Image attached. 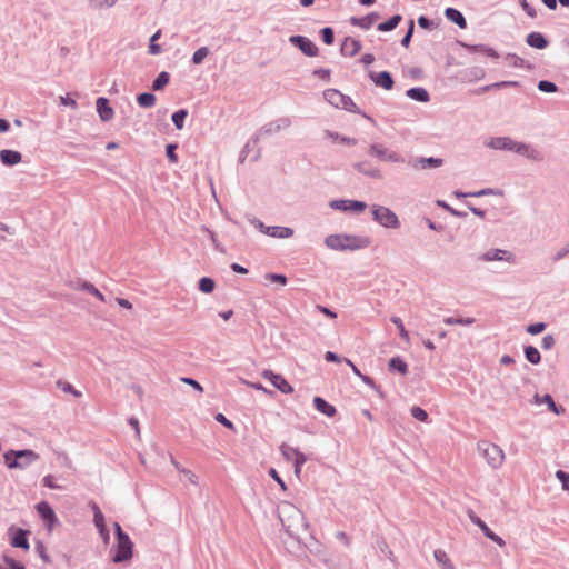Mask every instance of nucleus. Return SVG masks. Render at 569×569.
Returning <instances> with one entry per match:
<instances>
[{
  "mask_svg": "<svg viewBox=\"0 0 569 569\" xmlns=\"http://www.w3.org/2000/svg\"><path fill=\"white\" fill-rule=\"evenodd\" d=\"M472 522L481 529V531L487 538H489L500 547L505 546V540L498 535H496L480 518H472Z\"/></svg>",
  "mask_w": 569,
  "mask_h": 569,
  "instance_id": "nucleus-17",
  "label": "nucleus"
},
{
  "mask_svg": "<svg viewBox=\"0 0 569 569\" xmlns=\"http://www.w3.org/2000/svg\"><path fill=\"white\" fill-rule=\"evenodd\" d=\"M555 345V338L550 335H547L542 338V348L550 349Z\"/></svg>",
  "mask_w": 569,
  "mask_h": 569,
  "instance_id": "nucleus-58",
  "label": "nucleus"
},
{
  "mask_svg": "<svg viewBox=\"0 0 569 569\" xmlns=\"http://www.w3.org/2000/svg\"><path fill=\"white\" fill-rule=\"evenodd\" d=\"M97 111L102 121H109L113 118V109L109 106L108 99L100 97L96 101Z\"/></svg>",
  "mask_w": 569,
  "mask_h": 569,
  "instance_id": "nucleus-16",
  "label": "nucleus"
},
{
  "mask_svg": "<svg viewBox=\"0 0 569 569\" xmlns=\"http://www.w3.org/2000/svg\"><path fill=\"white\" fill-rule=\"evenodd\" d=\"M436 562L441 569H456L448 553L442 549H437L433 552Z\"/></svg>",
  "mask_w": 569,
  "mask_h": 569,
  "instance_id": "nucleus-21",
  "label": "nucleus"
},
{
  "mask_svg": "<svg viewBox=\"0 0 569 569\" xmlns=\"http://www.w3.org/2000/svg\"><path fill=\"white\" fill-rule=\"evenodd\" d=\"M0 160L6 166H14L21 162L22 156L18 151L4 149L0 151Z\"/></svg>",
  "mask_w": 569,
  "mask_h": 569,
  "instance_id": "nucleus-20",
  "label": "nucleus"
},
{
  "mask_svg": "<svg viewBox=\"0 0 569 569\" xmlns=\"http://www.w3.org/2000/svg\"><path fill=\"white\" fill-rule=\"evenodd\" d=\"M378 19H379V14L376 12H372V13L367 14L366 17H361V18L352 17V18H350V23L352 26H356V27L367 30V29H370L376 23V21Z\"/></svg>",
  "mask_w": 569,
  "mask_h": 569,
  "instance_id": "nucleus-18",
  "label": "nucleus"
},
{
  "mask_svg": "<svg viewBox=\"0 0 569 569\" xmlns=\"http://www.w3.org/2000/svg\"><path fill=\"white\" fill-rule=\"evenodd\" d=\"M172 463H173L174 468H176L180 473H182V475H183L184 479H186L190 485H193V486H197V485H198V482H199V478H198V476H197L193 471H191V470H189V469H186V468L181 467V466H180V463H179V462H177V461H172Z\"/></svg>",
  "mask_w": 569,
  "mask_h": 569,
  "instance_id": "nucleus-28",
  "label": "nucleus"
},
{
  "mask_svg": "<svg viewBox=\"0 0 569 569\" xmlns=\"http://www.w3.org/2000/svg\"><path fill=\"white\" fill-rule=\"evenodd\" d=\"M246 385L249 386L250 388L254 389V390H259V391H262L264 393L272 395V391H270L267 388H264L261 383L246 381Z\"/></svg>",
  "mask_w": 569,
  "mask_h": 569,
  "instance_id": "nucleus-56",
  "label": "nucleus"
},
{
  "mask_svg": "<svg viewBox=\"0 0 569 569\" xmlns=\"http://www.w3.org/2000/svg\"><path fill=\"white\" fill-rule=\"evenodd\" d=\"M91 2L93 3L94 7L97 8H102L104 6L107 7H111L114 1L113 0H91Z\"/></svg>",
  "mask_w": 569,
  "mask_h": 569,
  "instance_id": "nucleus-62",
  "label": "nucleus"
},
{
  "mask_svg": "<svg viewBox=\"0 0 569 569\" xmlns=\"http://www.w3.org/2000/svg\"><path fill=\"white\" fill-rule=\"evenodd\" d=\"M60 102L62 106H67V107H71L72 109H76L77 108V102L74 99L70 98L69 96H61L60 97Z\"/></svg>",
  "mask_w": 569,
  "mask_h": 569,
  "instance_id": "nucleus-55",
  "label": "nucleus"
},
{
  "mask_svg": "<svg viewBox=\"0 0 569 569\" xmlns=\"http://www.w3.org/2000/svg\"><path fill=\"white\" fill-rule=\"evenodd\" d=\"M313 405L318 411L326 415L327 417H333L337 412L336 408L321 397H316L313 399Z\"/></svg>",
  "mask_w": 569,
  "mask_h": 569,
  "instance_id": "nucleus-22",
  "label": "nucleus"
},
{
  "mask_svg": "<svg viewBox=\"0 0 569 569\" xmlns=\"http://www.w3.org/2000/svg\"><path fill=\"white\" fill-rule=\"evenodd\" d=\"M401 19L402 18L400 14H396V16L391 17L388 21L379 23L377 28L379 31H382V32L391 31L395 28H397V26L400 23Z\"/></svg>",
  "mask_w": 569,
  "mask_h": 569,
  "instance_id": "nucleus-31",
  "label": "nucleus"
},
{
  "mask_svg": "<svg viewBox=\"0 0 569 569\" xmlns=\"http://www.w3.org/2000/svg\"><path fill=\"white\" fill-rule=\"evenodd\" d=\"M0 569H24L21 565H18L13 561H6L3 565L0 566Z\"/></svg>",
  "mask_w": 569,
  "mask_h": 569,
  "instance_id": "nucleus-63",
  "label": "nucleus"
},
{
  "mask_svg": "<svg viewBox=\"0 0 569 569\" xmlns=\"http://www.w3.org/2000/svg\"><path fill=\"white\" fill-rule=\"evenodd\" d=\"M371 154H375L379 158H383L386 156V150L380 144H373L370 147Z\"/></svg>",
  "mask_w": 569,
  "mask_h": 569,
  "instance_id": "nucleus-53",
  "label": "nucleus"
},
{
  "mask_svg": "<svg viewBox=\"0 0 569 569\" xmlns=\"http://www.w3.org/2000/svg\"><path fill=\"white\" fill-rule=\"evenodd\" d=\"M258 227L262 232L274 238H289L293 234V230L287 227H264L261 222H259Z\"/></svg>",
  "mask_w": 569,
  "mask_h": 569,
  "instance_id": "nucleus-13",
  "label": "nucleus"
},
{
  "mask_svg": "<svg viewBox=\"0 0 569 569\" xmlns=\"http://www.w3.org/2000/svg\"><path fill=\"white\" fill-rule=\"evenodd\" d=\"M535 399H536V403H538V405L546 403L548 406V408L556 415H562L566 411L563 407H558L555 403V401L550 395H545L542 397L536 396Z\"/></svg>",
  "mask_w": 569,
  "mask_h": 569,
  "instance_id": "nucleus-25",
  "label": "nucleus"
},
{
  "mask_svg": "<svg viewBox=\"0 0 569 569\" xmlns=\"http://www.w3.org/2000/svg\"><path fill=\"white\" fill-rule=\"evenodd\" d=\"M391 321L397 326L400 337L408 343L410 341L409 332L406 330L402 320L398 317H392Z\"/></svg>",
  "mask_w": 569,
  "mask_h": 569,
  "instance_id": "nucleus-38",
  "label": "nucleus"
},
{
  "mask_svg": "<svg viewBox=\"0 0 569 569\" xmlns=\"http://www.w3.org/2000/svg\"><path fill=\"white\" fill-rule=\"evenodd\" d=\"M57 385L62 391L70 392L76 397H81V392L76 390L69 382L58 381Z\"/></svg>",
  "mask_w": 569,
  "mask_h": 569,
  "instance_id": "nucleus-44",
  "label": "nucleus"
},
{
  "mask_svg": "<svg viewBox=\"0 0 569 569\" xmlns=\"http://www.w3.org/2000/svg\"><path fill=\"white\" fill-rule=\"evenodd\" d=\"M325 243L332 250H357L367 248L370 241L363 237L331 234L326 238Z\"/></svg>",
  "mask_w": 569,
  "mask_h": 569,
  "instance_id": "nucleus-2",
  "label": "nucleus"
},
{
  "mask_svg": "<svg viewBox=\"0 0 569 569\" xmlns=\"http://www.w3.org/2000/svg\"><path fill=\"white\" fill-rule=\"evenodd\" d=\"M413 29H415V23H413V20H410L409 22V28H408V32L407 34L402 38L401 40V44L406 48L409 47L410 44V41H411V37H412V33H413Z\"/></svg>",
  "mask_w": 569,
  "mask_h": 569,
  "instance_id": "nucleus-49",
  "label": "nucleus"
},
{
  "mask_svg": "<svg viewBox=\"0 0 569 569\" xmlns=\"http://www.w3.org/2000/svg\"><path fill=\"white\" fill-rule=\"evenodd\" d=\"M82 288L96 296L100 301H104V296L92 283L86 282Z\"/></svg>",
  "mask_w": 569,
  "mask_h": 569,
  "instance_id": "nucleus-46",
  "label": "nucleus"
},
{
  "mask_svg": "<svg viewBox=\"0 0 569 569\" xmlns=\"http://www.w3.org/2000/svg\"><path fill=\"white\" fill-rule=\"evenodd\" d=\"M389 368L391 370H396L400 372L402 376L407 375L408 366L407 363L399 357L391 358L389 361Z\"/></svg>",
  "mask_w": 569,
  "mask_h": 569,
  "instance_id": "nucleus-33",
  "label": "nucleus"
},
{
  "mask_svg": "<svg viewBox=\"0 0 569 569\" xmlns=\"http://www.w3.org/2000/svg\"><path fill=\"white\" fill-rule=\"evenodd\" d=\"M478 447L481 455L492 468H499L502 465L505 453L500 447L488 441L480 442Z\"/></svg>",
  "mask_w": 569,
  "mask_h": 569,
  "instance_id": "nucleus-5",
  "label": "nucleus"
},
{
  "mask_svg": "<svg viewBox=\"0 0 569 569\" xmlns=\"http://www.w3.org/2000/svg\"><path fill=\"white\" fill-rule=\"evenodd\" d=\"M267 278L270 279L273 282H279L281 284H286L287 283V278L284 276H282V274L271 273V274H268Z\"/></svg>",
  "mask_w": 569,
  "mask_h": 569,
  "instance_id": "nucleus-59",
  "label": "nucleus"
},
{
  "mask_svg": "<svg viewBox=\"0 0 569 569\" xmlns=\"http://www.w3.org/2000/svg\"><path fill=\"white\" fill-rule=\"evenodd\" d=\"M538 88H539V90H541L543 92H549V93L557 91V86L553 82H550V81H547V80H541L538 83Z\"/></svg>",
  "mask_w": 569,
  "mask_h": 569,
  "instance_id": "nucleus-45",
  "label": "nucleus"
},
{
  "mask_svg": "<svg viewBox=\"0 0 569 569\" xmlns=\"http://www.w3.org/2000/svg\"><path fill=\"white\" fill-rule=\"evenodd\" d=\"M482 259L485 261L506 260L509 262H512L515 260L512 253H510L506 250H500V249H491V250L487 251L482 256Z\"/></svg>",
  "mask_w": 569,
  "mask_h": 569,
  "instance_id": "nucleus-19",
  "label": "nucleus"
},
{
  "mask_svg": "<svg viewBox=\"0 0 569 569\" xmlns=\"http://www.w3.org/2000/svg\"><path fill=\"white\" fill-rule=\"evenodd\" d=\"M188 116V111L182 109L172 114V121L178 130H181L184 124V119Z\"/></svg>",
  "mask_w": 569,
  "mask_h": 569,
  "instance_id": "nucleus-36",
  "label": "nucleus"
},
{
  "mask_svg": "<svg viewBox=\"0 0 569 569\" xmlns=\"http://www.w3.org/2000/svg\"><path fill=\"white\" fill-rule=\"evenodd\" d=\"M269 475H270V477H271L272 479H274V480L279 483L280 488H281L283 491H286V490H287V486H286V483H284V482H283V480L280 478V476L278 475V472H277V470H276V469L271 468V469L269 470Z\"/></svg>",
  "mask_w": 569,
  "mask_h": 569,
  "instance_id": "nucleus-52",
  "label": "nucleus"
},
{
  "mask_svg": "<svg viewBox=\"0 0 569 569\" xmlns=\"http://www.w3.org/2000/svg\"><path fill=\"white\" fill-rule=\"evenodd\" d=\"M37 510L42 519L48 522V528L51 530L53 525L57 522V517L53 509L48 502L42 501L37 505Z\"/></svg>",
  "mask_w": 569,
  "mask_h": 569,
  "instance_id": "nucleus-12",
  "label": "nucleus"
},
{
  "mask_svg": "<svg viewBox=\"0 0 569 569\" xmlns=\"http://www.w3.org/2000/svg\"><path fill=\"white\" fill-rule=\"evenodd\" d=\"M307 461V458L305 455H302L300 458H298L293 463L295 466V475L297 478H300L301 475V467Z\"/></svg>",
  "mask_w": 569,
  "mask_h": 569,
  "instance_id": "nucleus-51",
  "label": "nucleus"
},
{
  "mask_svg": "<svg viewBox=\"0 0 569 569\" xmlns=\"http://www.w3.org/2000/svg\"><path fill=\"white\" fill-rule=\"evenodd\" d=\"M199 289L204 293H210L214 289V281L211 278H201L199 281Z\"/></svg>",
  "mask_w": 569,
  "mask_h": 569,
  "instance_id": "nucleus-40",
  "label": "nucleus"
},
{
  "mask_svg": "<svg viewBox=\"0 0 569 569\" xmlns=\"http://www.w3.org/2000/svg\"><path fill=\"white\" fill-rule=\"evenodd\" d=\"M280 451L283 458L290 462H295L298 458H300L303 455L297 448H293L287 443H282L280 446Z\"/></svg>",
  "mask_w": 569,
  "mask_h": 569,
  "instance_id": "nucleus-27",
  "label": "nucleus"
},
{
  "mask_svg": "<svg viewBox=\"0 0 569 569\" xmlns=\"http://www.w3.org/2000/svg\"><path fill=\"white\" fill-rule=\"evenodd\" d=\"M407 96L421 102H427L429 100V93L423 88H411L407 91Z\"/></svg>",
  "mask_w": 569,
  "mask_h": 569,
  "instance_id": "nucleus-30",
  "label": "nucleus"
},
{
  "mask_svg": "<svg viewBox=\"0 0 569 569\" xmlns=\"http://www.w3.org/2000/svg\"><path fill=\"white\" fill-rule=\"evenodd\" d=\"M556 477L561 482L562 489L566 490V491H569V473H567V472H565L562 470H558L556 472Z\"/></svg>",
  "mask_w": 569,
  "mask_h": 569,
  "instance_id": "nucleus-43",
  "label": "nucleus"
},
{
  "mask_svg": "<svg viewBox=\"0 0 569 569\" xmlns=\"http://www.w3.org/2000/svg\"><path fill=\"white\" fill-rule=\"evenodd\" d=\"M94 523L99 529L100 535L107 540L109 538V533L106 529L104 517L98 507H96L94 510Z\"/></svg>",
  "mask_w": 569,
  "mask_h": 569,
  "instance_id": "nucleus-29",
  "label": "nucleus"
},
{
  "mask_svg": "<svg viewBox=\"0 0 569 569\" xmlns=\"http://www.w3.org/2000/svg\"><path fill=\"white\" fill-rule=\"evenodd\" d=\"M207 56L208 49L206 47H201L193 53L192 61L196 64H200Z\"/></svg>",
  "mask_w": 569,
  "mask_h": 569,
  "instance_id": "nucleus-42",
  "label": "nucleus"
},
{
  "mask_svg": "<svg viewBox=\"0 0 569 569\" xmlns=\"http://www.w3.org/2000/svg\"><path fill=\"white\" fill-rule=\"evenodd\" d=\"M331 208L342 211L362 212L367 204L356 200H336L330 203Z\"/></svg>",
  "mask_w": 569,
  "mask_h": 569,
  "instance_id": "nucleus-11",
  "label": "nucleus"
},
{
  "mask_svg": "<svg viewBox=\"0 0 569 569\" xmlns=\"http://www.w3.org/2000/svg\"><path fill=\"white\" fill-rule=\"evenodd\" d=\"M373 218L376 221H378L381 226L386 228H398L399 227V220L397 216L386 207L381 206H373L372 208Z\"/></svg>",
  "mask_w": 569,
  "mask_h": 569,
  "instance_id": "nucleus-6",
  "label": "nucleus"
},
{
  "mask_svg": "<svg viewBox=\"0 0 569 569\" xmlns=\"http://www.w3.org/2000/svg\"><path fill=\"white\" fill-rule=\"evenodd\" d=\"M278 515L289 535H298L300 531L306 530L307 523L305 517L292 503L288 501L281 502L278 508Z\"/></svg>",
  "mask_w": 569,
  "mask_h": 569,
  "instance_id": "nucleus-1",
  "label": "nucleus"
},
{
  "mask_svg": "<svg viewBox=\"0 0 569 569\" xmlns=\"http://www.w3.org/2000/svg\"><path fill=\"white\" fill-rule=\"evenodd\" d=\"M181 381L193 387L194 389L199 390V391H202V387L200 386V383L191 378H181Z\"/></svg>",
  "mask_w": 569,
  "mask_h": 569,
  "instance_id": "nucleus-60",
  "label": "nucleus"
},
{
  "mask_svg": "<svg viewBox=\"0 0 569 569\" xmlns=\"http://www.w3.org/2000/svg\"><path fill=\"white\" fill-rule=\"evenodd\" d=\"M132 557V542L128 536L117 539L116 552L112 560L114 562H122Z\"/></svg>",
  "mask_w": 569,
  "mask_h": 569,
  "instance_id": "nucleus-8",
  "label": "nucleus"
},
{
  "mask_svg": "<svg viewBox=\"0 0 569 569\" xmlns=\"http://www.w3.org/2000/svg\"><path fill=\"white\" fill-rule=\"evenodd\" d=\"M525 355H526V358L529 362H531L532 365H537L540 362V352L538 351L537 348L532 347V346H529L525 349Z\"/></svg>",
  "mask_w": 569,
  "mask_h": 569,
  "instance_id": "nucleus-35",
  "label": "nucleus"
},
{
  "mask_svg": "<svg viewBox=\"0 0 569 569\" xmlns=\"http://www.w3.org/2000/svg\"><path fill=\"white\" fill-rule=\"evenodd\" d=\"M445 16L447 17V19L458 24L461 29L467 28V21L465 17L457 9L447 8L445 11Z\"/></svg>",
  "mask_w": 569,
  "mask_h": 569,
  "instance_id": "nucleus-26",
  "label": "nucleus"
},
{
  "mask_svg": "<svg viewBox=\"0 0 569 569\" xmlns=\"http://www.w3.org/2000/svg\"><path fill=\"white\" fill-rule=\"evenodd\" d=\"M325 99L331 103L332 106L350 111H355L356 104L353 101L347 97L343 96L340 91L336 89H328L325 91Z\"/></svg>",
  "mask_w": 569,
  "mask_h": 569,
  "instance_id": "nucleus-7",
  "label": "nucleus"
},
{
  "mask_svg": "<svg viewBox=\"0 0 569 569\" xmlns=\"http://www.w3.org/2000/svg\"><path fill=\"white\" fill-rule=\"evenodd\" d=\"M137 102L142 108H151L156 103V97L152 93H141L137 97Z\"/></svg>",
  "mask_w": 569,
  "mask_h": 569,
  "instance_id": "nucleus-34",
  "label": "nucleus"
},
{
  "mask_svg": "<svg viewBox=\"0 0 569 569\" xmlns=\"http://www.w3.org/2000/svg\"><path fill=\"white\" fill-rule=\"evenodd\" d=\"M4 463L9 469H23L39 459L32 450H9L3 455Z\"/></svg>",
  "mask_w": 569,
  "mask_h": 569,
  "instance_id": "nucleus-3",
  "label": "nucleus"
},
{
  "mask_svg": "<svg viewBox=\"0 0 569 569\" xmlns=\"http://www.w3.org/2000/svg\"><path fill=\"white\" fill-rule=\"evenodd\" d=\"M170 80V77L167 72H161L157 78L156 80L153 81L152 83V88L153 90H161L164 86L168 84Z\"/></svg>",
  "mask_w": 569,
  "mask_h": 569,
  "instance_id": "nucleus-37",
  "label": "nucleus"
},
{
  "mask_svg": "<svg viewBox=\"0 0 569 569\" xmlns=\"http://www.w3.org/2000/svg\"><path fill=\"white\" fill-rule=\"evenodd\" d=\"M527 43L536 49H545L548 46L547 39L540 32H531L527 36Z\"/></svg>",
  "mask_w": 569,
  "mask_h": 569,
  "instance_id": "nucleus-23",
  "label": "nucleus"
},
{
  "mask_svg": "<svg viewBox=\"0 0 569 569\" xmlns=\"http://www.w3.org/2000/svg\"><path fill=\"white\" fill-rule=\"evenodd\" d=\"M325 359L328 362H340L341 361L340 357L332 351H327L325 353Z\"/></svg>",
  "mask_w": 569,
  "mask_h": 569,
  "instance_id": "nucleus-61",
  "label": "nucleus"
},
{
  "mask_svg": "<svg viewBox=\"0 0 569 569\" xmlns=\"http://www.w3.org/2000/svg\"><path fill=\"white\" fill-rule=\"evenodd\" d=\"M546 326L542 322H537L528 326L527 331L531 335H538L545 330Z\"/></svg>",
  "mask_w": 569,
  "mask_h": 569,
  "instance_id": "nucleus-50",
  "label": "nucleus"
},
{
  "mask_svg": "<svg viewBox=\"0 0 569 569\" xmlns=\"http://www.w3.org/2000/svg\"><path fill=\"white\" fill-rule=\"evenodd\" d=\"M290 42L299 47V49L309 57H315L318 54L317 46L310 41L308 38L302 36H292L290 38Z\"/></svg>",
  "mask_w": 569,
  "mask_h": 569,
  "instance_id": "nucleus-10",
  "label": "nucleus"
},
{
  "mask_svg": "<svg viewBox=\"0 0 569 569\" xmlns=\"http://www.w3.org/2000/svg\"><path fill=\"white\" fill-rule=\"evenodd\" d=\"M443 322L446 325H463V326H470L475 322V319L473 318H453V317H448V318H445Z\"/></svg>",
  "mask_w": 569,
  "mask_h": 569,
  "instance_id": "nucleus-39",
  "label": "nucleus"
},
{
  "mask_svg": "<svg viewBox=\"0 0 569 569\" xmlns=\"http://www.w3.org/2000/svg\"><path fill=\"white\" fill-rule=\"evenodd\" d=\"M418 24L423 29H428L431 26V21L425 16H421L418 18Z\"/></svg>",
  "mask_w": 569,
  "mask_h": 569,
  "instance_id": "nucleus-64",
  "label": "nucleus"
},
{
  "mask_svg": "<svg viewBox=\"0 0 569 569\" xmlns=\"http://www.w3.org/2000/svg\"><path fill=\"white\" fill-rule=\"evenodd\" d=\"M370 78L376 86L381 87L386 90H390L393 87V80L388 71L371 72Z\"/></svg>",
  "mask_w": 569,
  "mask_h": 569,
  "instance_id": "nucleus-14",
  "label": "nucleus"
},
{
  "mask_svg": "<svg viewBox=\"0 0 569 569\" xmlns=\"http://www.w3.org/2000/svg\"><path fill=\"white\" fill-rule=\"evenodd\" d=\"M43 486L50 489H61V486H59L56 481L54 476L48 475L42 479Z\"/></svg>",
  "mask_w": 569,
  "mask_h": 569,
  "instance_id": "nucleus-47",
  "label": "nucleus"
},
{
  "mask_svg": "<svg viewBox=\"0 0 569 569\" xmlns=\"http://www.w3.org/2000/svg\"><path fill=\"white\" fill-rule=\"evenodd\" d=\"M261 375L264 379L269 380L280 392L284 395H290L293 392V387L283 376L276 373L272 370H263Z\"/></svg>",
  "mask_w": 569,
  "mask_h": 569,
  "instance_id": "nucleus-9",
  "label": "nucleus"
},
{
  "mask_svg": "<svg viewBox=\"0 0 569 569\" xmlns=\"http://www.w3.org/2000/svg\"><path fill=\"white\" fill-rule=\"evenodd\" d=\"M216 419H217V421H219L220 423H222L224 427H227L229 429L234 428L233 423L229 419H227L222 413H218L216 416Z\"/></svg>",
  "mask_w": 569,
  "mask_h": 569,
  "instance_id": "nucleus-57",
  "label": "nucleus"
},
{
  "mask_svg": "<svg viewBox=\"0 0 569 569\" xmlns=\"http://www.w3.org/2000/svg\"><path fill=\"white\" fill-rule=\"evenodd\" d=\"M174 150H176V146L174 144H168L167 146V157L173 163H176L178 161V157H177Z\"/></svg>",
  "mask_w": 569,
  "mask_h": 569,
  "instance_id": "nucleus-54",
  "label": "nucleus"
},
{
  "mask_svg": "<svg viewBox=\"0 0 569 569\" xmlns=\"http://www.w3.org/2000/svg\"><path fill=\"white\" fill-rule=\"evenodd\" d=\"M442 164V159L439 158H420L417 160L416 166L420 169L437 168Z\"/></svg>",
  "mask_w": 569,
  "mask_h": 569,
  "instance_id": "nucleus-32",
  "label": "nucleus"
},
{
  "mask_svg": "<svg viewBox=\"0 0 569 569\" xmlns=\"http://www.w3.org/2000/svg\"><path fill=\"white\" fill-rule=\"evenodd\" d=\"M361 50V43L359 40L347 37L341 44V53L347 57H353Z\"/></svg>",
  "mask_w": 569,
  "mask_h": 569,
  "instance_id": "nucleus-15",
  "label": "nucleus"
},
{
  "mask_svg": "<svg viewBox=\"0 0 569 569\" xmlns=\"http://www.w3.org/2000/svg\"><path fill=\"white\" fill-rule=\"evenodd\" d=\"M488 146L496 150H509L527 157L537 158L538 152L523 143L516 142L507 137L492 138Z\"/></svg>",
  "mask_w": 569,
  "mask_h": 569,
  "instance_id": "nucleus-4",
  "label": "nucleus"
},
{
  "mask_svg": "<svg viewBox=\"0 0 569 569\" xmlns=\"http://www.w3.org/2000/svg\"><path fill=\"white\" fill-rule=\"evenodd\" d=\"M411 415L419 421L426 422L428 420V413L425 409L420 407H412Z\"/></svg>",
  "mask_w": 569,
  "mask_h": 569,
  "instance_id": "nucleus-41",
  "label": "nucleus"
},
{
  "mask_svg": "<svg viewBox=\"0 0 569 569\" xmlns=\"http://www.w3.org/2000/svg\"><path fill=\"white\" fill-rule=\"evenodd\" d=\"M28 531L19 529L14 532L11 538V545L17 548H23L24 550L29 549V542L27 538Z\"/></svg>",
  "mask_w": 569,
  "mask_h": 569,
  "instance_id": "nucleus-24",
  "label": "nucleus"
},
{
  "mask_svg": "<svg viewBox=\"0 0 569 569\" xmlns=\"http://www.w3.org/2000/svg\"><path fill=\"white\" fill-rule=\"evenodd\" d=\"M322 40L326 44L330 46L333 43V31L331 28H323L321 30Z\"/></svg>",
  "mask_w": 569,
  "mask_h": 569,
  "instance_id": "nucleus-48",
  "label": "nucleus"
}]
</instances>
